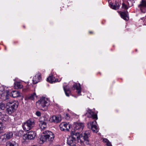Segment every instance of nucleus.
<instances>
[{"mask_svg":"<svg viewBox=\"0 0 146 146\" xmlns=\"http://www.w3.org/2000/svg\"><path fill=\"white\" fill-rule=\"evenodd\" d=\"M43 135L39 139V143L42 144L44 142L52 141L54 138V135L53 133L49 131H45L43 133Z\"/></svg>","mask_w":146,"mask_h":146,"instance_id":"f257e3e1","label":"nucleus"},{"mask_svg":"<svg viewBox=\"0 0 146 146\" xmlns=\"http://www.w3.org/2000/svg\"><path fill=\"white\" fill-rule=\"evenodd\" d=\"M50 104L48 99L45 97H42L36 102L37 108L43 111L46 110Z\"/></svg>","mask_w":146,"mask_h":146,"instance_id":"f03ea898","label":"nucleus"},{"mask_svg":"<svg viewBox=\"0 0 146 146\" xmlns=\"http://www.w3.org/2000/svg\"><path fill=\"white\" fill-rule=\"evenodd\" d=\"M76 141L80 143L82 142L81 139H79V136L71 132L70 136L67 138V144L70 146H74L76 145Z\"/></svg>","mask_w":146,"mask_h":146,"instance_id":"7ed1b4c3","label":"nucleus"},{"mask_svg":"<svg viewBox=\"0 0 146 146\" xmlns=\"http://www.w3.org/2000/svg\"><path fill=\"white\" fill-rule=\"evenodd\" d=\"M19 104L17 102H9L7 103V105L9 106L6 110L7 113L11 115L13 113L18 107Z\"/></svg>","mask_w":146,"mask_h":146,"instance_id":"20e7f679","label":"nucleus"},{"mask_svg":"<svg viewBox=\"0 0 146 146\" xmlns=\"http://www.w3.org/2000/svg\"><path fill=\"white\" fill-rule=\"evenodd\" d=\"M84 125L82 123H75L73 125L74 130L71 132L79 136V133L81 132L84 127Z\"/></svg>","mask_w":146,"mask_h":146,"instance_id":"39448f33","label":"nucleus"},{"mask_svg":"<svg viewBox=\"0 0 146 146\" xmlns=\"http://www.w3.org/2000/svg\"><path fill=\"white\" fill-rule=\"evenodd\" d=\"M90 135V133L88 131H86L80 135L79 134V139H81L82 141V143H80L81 145L84 144V143L87 145L89 144L88 137Z\"/></svg>","mask_w":146,"mask_h":146,"instance_id":"423d86ee","label":"nucleus"},{"mask_svg":"<svg viewBox=\"0 0 146 146\" xmlns=\"http://www.w3.org/2000/svg\"><path fill=\"white\" fill-rule=\"evenodd\" d=\"M35 122L33 119H29L22 125L23 128L25 131H27L32 129L35 125Z\"/></svg>","mask_w":146,"mask_h":146,"instance_id":"0eeeda50","label":"nucleus"},{"mask_svg":"<svg viewBox=\"0 0 146 146\" xmlns=\"http://www.w3.org/2000/svg\"><path fill=\"white\" fill-rule=\"evenodd\" d=\"M36 134L34 131H31L27 133L23 136V139L25 140L28 139L31 140L34 139L36 136Z\"/></svg>","mask_w":146,"mask_h":146,"instance_id":"6e6552de","label":"nucleus"},{"mask_svg":"<svg viewBox=\"0 0 146 146\" xmlns=\"http://www.w3.org/2000/svg\"><path fill=\"white\" fill-rule=\"evenodd\" d=\"M9 91L8 90H5L3 86L0 87V95L1 98L4 100L8 99L9 96Z\"/></svg>","mask_w":146,"mask_h":146,"instance_id":"1a4fd4ad","label":"nucleus"},{"mask_svg":"<svg viewBox=\"0 0 146 146\" xmlns=\"http://www.w3.org/2000/svg\"><path fill=\"white\" fill-rule=\"evenodd\" d=\"M96 121H90L87 123L88 127L89 129H91L94 132L97 133L99 131V128L96 125Z\"/></svg>","mask_w":146,"mask_h":146,"instance_id":"9d476101","label":"nucleus"},{"mask_svg":"<svg viewBox=\"0 0 146 146\" xmlns=\"http://www.w3.org/2000/svg\"><path fill=\"white\" fill-rule=\"evenodd\" d=\"M71 127L70 125L65 122H62L60 125V129L62 131H68Z\"/></svg>","mask_w":146,"mask_h":146,"instance_id":"9b49d317","label":"nucleus"},{"mask_svg":"<svg viewBox=\"0 0 146 146\" xmlns=\"http://www.w3.org/2000/svg\"><path fill=\"white\" fill-rule=\"evenodd\" d=\"M86 115L89 117L92 118L93 119H98L97 114L94 113L91 110L88 109L87 110V112L86 113Z\"/></svg>","mask_w":146,"mask_h":146,"instance_id":"f8f14e48","label":"nucleus"},{"mask_svg":"<svg viewBox=\"0 0 146 146\" xmlns=\"http://www.w3.org/2000/svg\"><path fill=\"white\" fill-rule=\"evenodd\" d=\"M138 8L142 12H144L145 8H146V0H142L138 5Z\"/></svg>","mask_w":146,"mask_h":146,"instance_id":"ddd939ff","label":"nucleus"},{"mask_svg":"<svg viewBox=\"0 0 146 146\" xmlns=\"http://www.w3.org/2000/svg\"><path fill=\"white\" fill-rule=\"evenodd\" d=\"M41 79V74L40 73H38L35 75L33 77V83L35 84L40 81Z\"/></svg>","mask_w":146,"mask_h":146,"instance_id":"4468645a","label":"nucleus"},{"mask_svg":"<svg viewBox=\"0 0 146 146\" xmlns=\"http://www.w3.org/2000/svg\"><path fill=\"white\" fill-rule=\"evenodd\" d=\"M9 117L4 111L0 112V119L2 121H6L8 119Z\"/></svg>","mask_w":146,"mask_h":146,"instance_id":"2eb2a0df","label":"nucleus"},{"mask_svg":"<svg viewBox=\"0 0 146 146\" xmlns=\"http://www.w3.org/2000/svg\"><path fill=\"white\" fill-rule=\"evenodd\" d=\"M120 5L121 3L115 1V3L114 4L112 3H110V6L112 9H113L117 10L119 9Z\"/></svg>","mask_w":146,"mask_h":146,"instance_id":"dca6fc26","label":"nucleus"},{"mask_svg":"<svg viewBox=\"0 0 146 146\" xmlns=\"http://www.w3.org/2000/svg\"><path fill=\"white\" fill-rule=\"evenodd\" d=\"M121 17L125 20H128L129 19L127 13L126 12H122L120 13Z\"/></svg>","mask_w":146,"mask_h":146,"instance_id":"f3484780","label":"nucleus"},{"mask_svg":"<svg viewBox=\"0 0 146 146\" xmlns=\"http://www.w3.org/2000/svg\"><path fill=\"white\" fill-rule=\"evenodd\" d=\"M52 119L53 122L56 123L60 122L61 120V117L58 116L54 115L52 117Z\"/></svg>","mask_w":146,"mask_h":146,"instance_id":"a211bd4d","label":"nucleus"},{"mask_svg":"<svg viewBox=\"0 0 146 146\" xmlns=\"http://www.w3.org/2000/svg\"><path fill=\"white\" fill-rule=\"evenodd\" d=\"M73 87L77 90L78 94L79 95H80V94L81 92V87L80 85L79 84H74L73 85Z\"/></svg>","mask_w":146,"mask_h":146,"instance_id":"6ab92c4d","label":"nucleus"},{"mask_svg":"<svg viewBox=\"0 0 146 146\" xmlns=\"http://www.w3.org/2000/svg\"><path fill=\"white\" fill-rule=\"evenodd\" d=\"M14 87L15 88L17 89L21 88L23 87V86L20 82H16L14 83Z\"/></svg>","mask_w":146,"mask_h":146,"instance_id":"aec40b11","label":"nucleus"},{"mask_svg":"<svg viewBox=\"0 0 146 146\" xmlns=\"http://www.w3.org/2000/svg\"><path fill=\"white\" fill-rule=\"evenodd\" d=\"M5 134L7 141L11 139L13 136V133L12 132H6L5 133Z\"/></svg>","mask_w":146,"mask_h":146,"instance_id":"412c9836","label":"nucleus"},{"mask_svg":"<svg viewBox=\"0 0 146 146\" xmlns=\"http://www.w3.org/2000/svg\"><path fill=\"white\" fill-rule=\"evenodd\" d=\"M47 81L51 83H52L56 82L55 77L52 76H50L48 77L47 78Z\"/></svg>","mask_w":146,"mask_h":146,"instance_id":"4be33fe9","label":"nucleus"},{"mask_svg":"<svg viewBox=\"0 0 146 146\" xmlns=\"http://www.w3.org/2000/svg\"><path fill=\"white\" fill-rule=\"evenodd\" d=\"M19 92L17 91H13L11 92V95L13 98H16L19 96Z\"/></svg>","mask_w":146,"mask_h":146,"instance_id":"5701e85b","label":"nucleus"},{"mask_svg":"<svg viewBox=\"0 0 146 146\" xmlns=\"http://www.w3.org/2000/svg\"><path fill=\"white\" fill-rule=\"evenodd\" d=\"M46 123L45 122H44V121H40L39 126L41 129H44L47 127Z\"/></svg>","mask_w":146,"mask_h":146,"instance_id":"b1692460","label":"nucleus"},{"mask_svg":"<svg viewBox=\"0 0 146 146\" xmlns=\"http://www.w3.org/2000/svg\"><path fill=\"white\" fill-rule=\"evenodd\" d=\"M6 137L5 133L4 134H2L0 137V140L3 142H6L7 141V139Z\"/></svg>","mask_w":146,"mask_h":146,"instance_id":"393cba45","label":"nucleus"},{"mask_svg":"<svg viewBox=\"0 0 146 146\" xmlns=\"http://www.w3.org/2000/svg\"><path fill=\"white\" fill-rule=\"evenodd\" d=\"M49 118L47 115H44L41 118V120L40 121H44V122H45L46 123L49 120Z\"/></svg>","mask_w":146,"mask_h":146,"instance_id":"a878e982","label":"nucleus"},{"mask_svg":"<svg viewBox=\"0 0 146 146\" xmlns=\"http://www.w3.org/2000/svg\"><path fill=\"white\" fill-rule=\"evenodd\" d=\"M64 90L66 95L67 96H69L70 95V91L69 89L66 88L65 87H64Z\"/></svg>","mask_w":146,"mask_h":146,"instance_id":"bb28decb","label":"nucleus"},{"mask_svg":"<svg viewBox=\"0 0 146 146\" xmlns=\"http://www.w3.org/2000/svg\"><path fill=\"white\" fill-rule=\"evenodd\" d=\"M9 146H18L17 143L14 141H11L9 142Z\"/></svg>","mask_w":146,"mask_h":146,"instance_id":"cd10ccee","label":"nucleus"},{"mask_svg":"<svg viewBox=\"0 0 146 146\" xmlns=\"http://www.w3.org/2000/svg\"><path fill=\"white\" fill-rule=\"evenodd\" d=\"M0 107L1 110H4L5 108V105L2 102L0 101Z\"/></svg>","mask_w":146,"mask_h":146,"instance_id":"c85d7f7f","label":"nucleus"},{"mask_svg":"<svg viewBox=\"0 0 146 146\" xmlns=\"http://www.w3.org/2000/svg\"><path fill=\"white\" fill-rule=\"evenodd\" d=\"M35 97H36V94L35 93H34L30 96L29 97V98L31 100H33Z\"/></svg>","mask_w":146,"mask_h":146,"instance_id":"c756f323","label":"nucleus"},{"mask_svg":"<svg viewBox=\"0 0 146 146\" xmlns=\"http://www.w3.org/2000/svg\"><path fill=\"white\" fill-rule=\"evenodd\" d=\"M122 8L125 9H128L127 6L124 3H123L122 5Z\"/></svg>","mask_w":146,"mask_h":146,"instance_id":"7c9ffc66","label":"nucleus"},{"mask_svg":"<svg viewBox=\"0 0 146 146\" xmlns=\"http://www.w3.org/2000/svg\"><path fill=\"white\" fill-rule=\"evenodd\" d=\"M3 128L4 127L3 125V123L0 121V130L3 129Z\"/></svg>","mask_w":146,"mask_h":146,"instance_id":"2f4dec72","label":"nucleus"},{"mask_svg":"<svg viewBox=\"0 0 146 146\" xmlns=\"http://www.w3.org/2000/svg\"><path fill=\"white\" fill-rule=\"evenodd\" d=\"M103 141L104 142L106 143L108 142H109L108 140L107 139H103Z\"/></svg>","mask_w":146,"mask_h":146,"instance_id":"473e14b6","label":"nucleus"},{"mask_svg":"<svg viewBox=\"0 0 146 146\" xmlns=\"http://www.w3.org/2000/svg\"><path fill=\"white\" fill-rule=\"evenodd\" d=\"M36 114L38 116H40L41 115L40 112L39 111H36Z\"/></svg>","mask_w":146,"mask_h":146,"instance_id":"72a5a7b5","label":"nucleus"},{"mask_svg":"<svg viewBox=\"0 0 146 146\" xmlns=\"http://www.w3.org/2000/svg\"><path fill=\"white\" fill-rule=\"evenodd\" d=\"M106 145L107 146H112V145L110 143V142L107 143H106Z\"/></svg>","mask_w":146,"mask_h":146,"instance_id":"f704fd0d","label":"nucleus"},{"mask_svg":"<svg viewBox=\"0 0 146 146\" xmlns=\"http://www.w3.org/2000/svg\"><path fill=\"white\" fill-rule=\"evenodd\" d=\"M66 115L67 116V117H68V114H66Z\"/></svg>","mask_w":146,"mask_h":146,"instance_id":"c9c22d12","label":"nucleus"},{"mask_svg":"<svg viewBox=\"0 0 146 146\" xmlns=\"http://www.w3.org/2000/svg\"><path fill=\"white\" fill-rule=\"evenodd\" d=\"M89 33H92V32H89Z\"/></svg>","mask_w":146,"mask_h":146,"instance_id":"e433bc0d","label":"nucleus"}]
</instances>
